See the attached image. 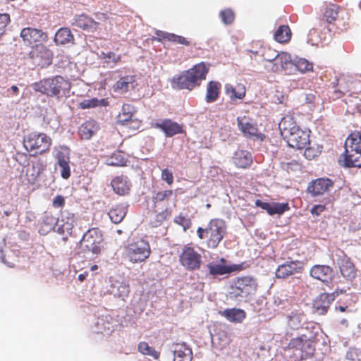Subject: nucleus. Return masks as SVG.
Segmentation results:
<instances>
[{
	"label": "nucleus",
	"instance_id": "nucleus-34",
	"mask_svg": "<svg viewBox=\"0 0 361 361\" xmlns=\"http://www.w3.org/2000/svg\"><path fill=\"white\" fill-rule=\"evenodd\" d=\"M126 214L127 207L123 204L114 206L108 213L111 221L116 224L121 223Z\"/></svg>",
	"mask_w": 361,
	"mask_h": 361
},
{
	"label": "nucleus",
	"instance_id": "nucleus-44",
	"mask_svg": "<svg viewBox=\"0 0 361 361\" xmlns=\"http://www.w3.org/2000/svg\"><path fill=\"white\" fill-rule=\"evenodd\" d=\"M173 195V190H164L155 192L152 197L153 207L155 208L159 203L168 201Z\"/></svg>",
	"mask_w": 361,
	"mask_h": 361
},
{
	"label": "nucleus",
	"instance_id": "nucleus-8",
	"mask_svg": "<svg viewBox=\"0 0 361 361\" xmlns=\"http://www.w3.org/2000/svg\"><path fill=\"white\" fill-rule=\"evenodd\" d=\"M52 140L43 133H31L24 140L25 147L35 154H43L49 151Z\"/></svg>",
	"mask_w": 361,
	"mask_h": 361
},
{
	"label": "nucleus",
	"instance_id": "nucleus-48",
	"mask_svg": "<svg viewBox=\"0 0 361 361\" xmlns=\"http://www.w3.org/2000/svg\"><path fill=\"white\" fill-rule=\"evenodd\" d=\"M293 66L294 64L290 55L287 52H281L280 71L283 70L292 73L293 71Z\"/></svg>",
	"mask_w": 361,
	"mask_h": 361
},
{
	"label": "nucleus",
	"instance_id": "nucleus-14",
	"mask_svg": "<svg viewBox=\"0 0 361 361\" xmlns=\"http://www.w3.org/2000/svg\"><path fill=\"white\" fill-rule=\"evenodd\" d=\"M28 56L33 63L38 66H44L51 63L52 59L51 51L42 43L32 46Z\"/></svg>",
	"mask_w": 361,
	"mask_h": 361
},
{
	"label": "nucleus",
	"instance_id": "nucleus-35",
	"mask_svg": "<svg viewBox=\"0 0 361 361\" xmlns=\"http://www.w3.org/2000/svg\"><path fill=\"white\" fill-rule=\"evenodd\" d=\"M221 87V83L217 81H210L208 82L205 97V100L207 103H212L217 100Z\"/></svg>",
	"mask_w": 361,
	"mask_h": 361
},
{
	"label": "nucleus",
	"instance_id": "nucleus-56",
	"mask_svg": "<svg viewBox=\"0 0 361 361\" xmlns=\"http://www.w3.org/2000/svg\"><path fill=\"white\" fill-rule=\"evenodd\" d=\"M161 178L169 185H172L174 180L173 172L167 168L161 171Z\"/></svg>",
	"mask_w": 361,
	"mask_h": 361
},
{
	"label": "nucleus",
	"instance_id": "nucleus-59",
	"mask_svg": "<svg viewBox=\"0 0 361 361\" xmlns=\"http://www.w3.org/2000/svg\"><path fill=\"white\" fill-rule=\"evenodd\" d=\"M65 197L61 195H56L52 201V206L54 208H61L65 205Z\"/></svg>",
	"mask_w": 361,
	"mask_h": 361
},
{
	"label": "nucleus",
	"instance_id": "nucleus-16",
	"mask_svg": "<svg viewBox=\"0 0 361 361\" xmlns=\"http://www.w3.org/2000/svg\"><path fill=\"white\" fill-rule=\"evenodd\" d=\"M75 223V218L73 212L67 209L62 211L56 223L57 232L60 234L71 235Z\"/></svg>",
	"mask_w": 361,
	"mask_h": 361
},
{
	"label": "nucleus",
	"instance_id": "nucleus-52",
	"mask_svg": "<svg viewBox=\"0 0 361 361\" xmlns=\"http://www.w3.org/2000/svg\"><path fill=\"white\" fill-rule=\"evenodd\" d=\"M174 223L183 227V231H186L191 227L192 222L190 218L185 215L180 214L176 216L173 220Z\"/></svg>",
	"mask_w": 361,
	"mask_h": 361
},
{
	"label": "nucleus",
	"instance_id": "nucleus-2",
	"mask_svg": "<svg viewBox=\"0 0 361 361\" xmlns=\"http://www.w3.org/2000/svg\"><path fill=\"white\" fill-rule=\"evenodd\" d=\"M33 90L47 97H56L58 99L70 97L71 82L68 78L61 75H55L43 78L32 85Z\"/></svg>",
	"mask_w": 361,
	"mask_h": 361
},
{
	"label": "nucleus",
	"instance_id": "nucleus-54",
	"mask_svg": "<svg viewBox=\"0 0 361 361\" xmlns=\"http://www.w3.org/2000/svg\"><path fill=\"white\" fill-rule=\"evenodd\" d=\"M219 16L222 22L226 25L231 24L235 19L233 11L229 8L221 11Z\"/></svg>",
	"mask_w": 361,
	"mask_h": 361
},
{
	"label": "nucleus",
	"instance_id": "nucleus-32",
	"mask_svg": "<svg viewBox=\"0 0 361 361\" xmlns=\"http://www.w3.org/2000/svg\"><path fill=\"white\" fill-rule=\"evenodd\" d=\"M76 25L85 30L94 32L99 29V23L86 15L79 16L76 19Z\"/></svg>",
	"mask_w": 361,
	"mask_h": 361
},
{
	"label": "nucleus",
	"instance_id": "nucleus-37",
	"mask_svg": "<svg viewBox=\"0 0 361 361\" xmlns=\"http://www.w3.org/2000/svg\"><path fill=\"white\" fill-rule=\"evenodd\" d=\"M99 59L103 61L104 64L110 67H114L121 62L122 56L113 51H102Z\"/></svg>",
	"mask_w": 361,
	"mask_h": 361
},
{
	"label": "nucleus",
	"instance_id": "nucleus-62",
	"mask_svg": "<svg viewBox=\"0 0 361 361\" xmlns=\"http://www.w3.org/2000/svg\"><path fill=\"white\" fill-rule=\"evenodd\" d=\"M171 215V212L168 209H166L164 211H163L162 212H160L157 215V219L159 221H165L166 219H167V218Z\"/></svg>",
	"mask_w": 361,
	"mask_h": 361
},
{
	"label": "nucleus",
	"instance_id": "nucleus-31",
	"mask_svg": "<svg viewBox=\"0 0 361 361\" xmlns=\"http://www.w3.org/2000/svg\"><path fill=\"white\" fill-rule=\"evenodd\" d=\"M221 314L229 322L234 323L242 322L246 317L245 312L238 308L226 309L221 312Z\"/></svg>",
	"mask_w": 361,
	"mask_h": 361
},
{
	"label": "nucleus",
	"instance_id": "nucleus-63",
	"mask_svg": "<svg viewBox=\"0 0 361 361\" xmlns=\"http://www.w3.org/2000/svg\"><path fill=\"white\" fill-rule=\"evenodd\" d=\"M256 207H260L269 212L270 203L262 202L260 200H257L255 202Z\"/></svg>",
	"mask_w": 361,
	"mask_h": 361
},
{
	"label": "nucleus",
	"instance_id": "nucleus-15",
	"mask_svg": "<svg viewBox=\"0 0 361 361\" xmlns=\"http://www.w3.org/2000/svg\"><path fill=\"white\" fill-rule=\"evenodd\" d=\"M20 37L26 46H33L47 41L48 36L47 32L40 29L27 27L22 29Z\"/></svg>",
	"mask_w": 361,
	"mask_h": 361
},
{
	"label": "nucleus",
	"instance_id": "nucleus-21",
	"mask_svg": "<svg viewBox=\"0 0 361 361\" xmlns=\"http://www.w3.org/2000/svg\"><path fill=\"white\" fill-rule=\"evenodd\" d=\"M226 259L221 258L219 264H209L207 265L209 272L212 276L224 275L240 270V266L236 264L226 265Z\"/></svg>",
	"mask_w": 361,
	"mask_h": 361
},
{
	"label": "nucleus",
	"instance_id": "nucleus-30",
	"mask_svg": "<svg viewBox=\"0 0 361 361\" xmlns=\"http://www.w3.org/2000/svg\"><path fill=\"white\" fill-rule=\"evenodd\" d=\"M235 165L238 168L246 169L252 163L251 154L243 149H238L235 152L233 157Z\"/></svg>",
	"mask_w": 361,
	"mask_h": 361
},
{
	"label": "nucleus",
	"instance_id": "nucleus-22",
	"mask_svg": "<svg viewBox=\"0 0 361 361\" xmlns=\"http://www.w3.org/2000/svg\"><path fill=\"white\" fill-rule=\"evenodd\" d=\"M99 130V123L93 120L90 119L84 122L78 128V135L81 140H90Z\"/></svg>",
	"mask_w": 361,
	"mask_h": 361
},
{
	"label": "nucleus",
	"instance_id": "nucleus-64",
	"mask_svg": "<svg viewBox=\"0 0 361 361\" xmlns=\"http://www.w3.org/2000/svg\"><path fill=\"white\" fill-rule=\"evenodd\" d=\"M256 42H252V48L250 49H248L247 51L257 56L260 55L262 54V49L259 47H257L255 44Z\"/></svg>",
	"mask_w": 361,
	"mask_h": 361
},
{
	"label": "nucleus",
	"instance_id": "nucleus-27",
	"mask_svg": "<svg viewBox=\"0 0 361 361\" xmlns=\"http://www.w3.org/2000/svg\"><path fill=\"white\" fill-rule=\"evenodd\" d=\"M338 266L342 276L347 280L352 281L356 276V269L354 264L346 255L338 259Z\"/></svg>",
	"mask_w": 361,
	"mask_h": 361
},
{
	"label": "nucleus",
	"instance_id": "nucleus-61",
	"mask_svg": "<svg viewBox=\"0 0 361 361\" xmlns=\"http://www.w3.org/2000/svg\"><path fill=\"white\" fill-rule=\"evenodd\" d=\"M326 209V207L323 204H317L314 205L312 209L311 213L314 215H319L322 212H323Z\"/></svg>",
	"mask_w": 361,
	"mask_h": 361
},
{
	"label": "nucleus",
	"instance_id": "nucleus-6",
	"mask_svg": "<svg viewBox=\"0 0 361 361\" xmlns=\"http://www.w3.org/2000/svg\"><path fill=\"white\" fill-rule=\"evenodd\" d=\"M258 283L252 276H245L234 279L231 285L228 297L231 300L241 302L255 295L258 289Z\"/></svg>",
	"mask_w": 361,
	"mask_h": 361
},
{
	"label": "nucleus",
	"instance_id": "nucleus-55",
	"mask_svg": "<svg viewBox=\"0 0 361 361\" xmlns=\"http://www.w3.org/2000/svg\"><path fill=\"white\" fill-rule=\"evenodd\" d=\"M56 221H55V218L53 215L49 213H45L42 219V226H45L47 229L51 230L54 228V226L56 225Z\"/></svg>",
	"mask_w": 361,
	"mask_h": 361
},
{
	"label": "nucleus",
	"instance_id": "nucleus-40",
	"mask_svg": "<svg viewBox=\"0 0 361 361\" xmlns=\"http://www.w3.org/2000/svg\"><path fill=\"white\" fill-rule=\"evenodd\" d=\"M291 35V30L288 25H280L274 33V39L279 43H287L290 40Z\"/></svg>",
	"mask_w": 361,
	"mask_h": 361
},
{
	"label": "nucleus",
	"instance_id": "nucleus-4",
	"mask_svg": "<svg viewBox=\"0 0 361 361\" xmlns=\"http://www.w3.org/2000/svg\"><path fill=\"white\" fill-rule=\"evenodd\" d=\"M338 162L344 167H361V134L350 133L345 142V151L340 156Z\"/></svg>",
	"mask_w": 361,
	"mask_h": 361
},
{
	"label": "nucleus",
	"instance_id": "nucleus-13",
	"mask_svg": "<svg viewBox=\"0 0 361 361\" xmlns=\"http://www.w3.org/2000/svg\"><path fill=\"white\" fill-rule=\"evenodd\" d=\"M237 124L240 130L247 138L263 141L265 135L259 131L256 123L252 118L243 116L237 118Z\"/></svg>",
	"mask_w": 361,
	"mask_h": 361
},
{
	"label": "nucleus",
	"instance_id": "nucleus-33",
	"mask_svg": "<svg viewBox=\"0 0 361 361\" xmlns=\"http://www.w3.org/2000/svg\"><path fill=\"white\" fill-rule=\"evenodd\" d=\"M343 101L347 105V112L352 114H361V99L357 96L350 93Z\"/></svg>",
	"mask_w": 361,
	"mask_h": 361
},
{
	"label": "nucleus",
	"instance_id": "nucleus-19",
	"mask_svg": "<svg viewBox=\"0 0 361 361\" xmlns=\"http://www.w3.org/2000/svg\"><path fill=\"white\" fill-rule=\"evenodd\" d=\"M303 269V263L300 261H289L281 264L276 270L278 279H286L295 274L300 273Z\"/></svg>",
	"mask_w": 361,
	"mask_h": 361
},
{
	"label": "nucleus",
	"instance_id": "nucleus-26",
	"mask_svg": "<svg viewBox=\"0 0 361 361\" xmlns=\"http://www.w3.org/2000/svg\"><path fill=\"white\" fill-rule=\"evenodd\" d=\"M154 128L161 130L166 137H172L182 133V127L171 119H164L154 125Z\"/></svg>",
	"mask_w": 361,
	"mask_h": 361
},
{
	"label": "nucleus",
	"instance_id": "nucleus-38",
	"mask_svg": "<svg viewBox=\"0 0 361 361\" xmlns=\"http://www.w3.org/2000/svg\"><path fill=\"white\" fill-rule=\"evenodd\" d=\"M245 87L242 84H238L235 87L232 85L226 86V93L229 96L231 100L243 99L245 96Z\"/></svg>",
	"mask_w": 361,
	"mask_h": 361
},
{
	"label": "nucleus",
	"instance_id": "nucleus-23",
	"mask_svg": "<svg viewBox=\"0 0 361 361\" xmlns=\"http://www.w3.org/2000/svg\"><path fill=\"white\" fill-rule=\"evenodd\" d=\"M334 300V297L332 294L326 293L320 294L313 302L314 312L318 314H326Z\"/></svg>",
	"mask_w": 361,
	"mask_h": 361
},
{
	"label": "nucleus",
	"instance_id": "nucleus-46",
	"mask_svg": "<svg viewBox=\"0 0 361 361\" xmlns=\"http://www.w3.org/2000/svg\"><path fill=\"white\" fill-rule=\"evenodd\" d=\"M290 207L288 202H272L270 203L268 214L271 216L278 214L281 215L284 212L289 211Z\"/></svg>",
	"mask_w": 361,
	"mask_h": 361
},
{
	"label": "nucleus",
	"instance_id": "nucleus-28",
	"mask_svg": "<svg viewBox=\"0 0 361 361\" xmlns=\"http://www.w3.org/2000/svg\"><path fill=\"white\" fill-rule=\"evenodd\" d=\"M173 361H191L192 359V350L185 343H175L173 345Z\"/></svg>",
	"mask_w": 361,
	"mask_h": 361
},
{
	"label": "nucleus",
	"instance_id": "nucleus-17",
	"mask_svg": "<svg viewBox=\"0 0 361 361\" xmlns=\"http://www.w3.org/2000/svg\"><path fill=\"white\" fill-rule=\"evenodd\" d=\"M334 183L328 178H320L310 183L307 192L313 197L322 195L334 187Z\"/></svg>",
	"mask_w": 361,
	"mask_h": 361
},
{
	"label": "nucleus",
	"instance_id": "nucleus-1",
	"mask_svg": "<svg viewBox=\"0 0 361 361\" xmlns=\"http://www.w3.org/2000/svg\"><path fill=\"white\" fill-rule=\"evenodd\" d=\"M350 15L348 11L335 4H329L324 6L320 18V27L329 32L339 33L349 28Z\"/></svg>",
	"mask_w": 361,
	"mask_h": 361
},
{
	"label": "nucleus",
	"instance_id": "nucleus-53",
	"mask_svg": "<svg viewBox=\"0 0 361 361\" xmlns=\"http://www.w3.org/2000/svg\"><path fill=\"white\" fill-rule=\"evenodd\" d=\"M130 293V286L127 282H121L117 286V292L115 293V296L124 300L125 298L128 297Z\"/></svg>",
	"mask_w": 361,
	"mask_h": 361
},
{
	"label": "nucleus",
	"instance_id": "nucleus-12",
	"mask_svg": "<svg viewBox=\"0 0 361 361\" xmlns=\"http://www.w3.org/2000/svg\"><path fill=\"white\" fill-rule=\"evenodd\" d=\"M103 241L102 233L98 228L89 229L82 236L81 245L94 254H99L102 250Z\"/></svg>",
	"mask_w": 361,
	"mask_h": 361
},
{
	"label": "nucleus",
	"instance_id": "nucleus-29",
	"mask_svg": "<svg viewBox=\"0 0 361 361\" xmlns=\"http://www.w3.org/2000/svg\"><path fill=\"white\" fill-rule=\"evenodd\" d=\"M279 130L281 135L286 139L300 127L297 125L293 116L286 115L279 123Z\"/></svg>",
	"mask_w": 361,
	"mask_h": 361
},
{
	"label": "nucleus",
	"instance_id": "nucleus-39",
	"mask_svg": "<svg viewBox=\"0 0 361 361\" xmlns=\"http://www.w3.org/2000/svg\"><path fill=\"white\" fill-rule=\"evenodd\" d=\"M135 82V75H126L121 77L114 85V90L115 92H127L129 89V85Z\"/></svg>",
	"mask_w": 361,
	"mask_h": 361
},
{
	"label": "nucleus",
	"instance_id": "nucleus-60",
	"mask_svg": "<svg viewBox=\"0 0 361 361\" xmlns=\"http://www.w3.org/2000/svg\"><path fill=\"white\" fill-rule=\"evenodd\" d=\"M281 57V52L277 53V57H276L274 61L271 63V69L272 71L278 72L280 71Z\"/></svg>",
	"mask_w": 361,
	"mask_h": 361
},
{
	"label": "nucleus",
	"instance_id": "nucleus-18",
	"mask_svg": "<svg viewBox=\"0 0 361 361\" xmlns=\"http://www.w3.org/2000/svg\"><path fill=\"white\" fill-rule=\"evenodd\" d=\"M285 140H286L288 145L292 148L302 149L306 148L310 145L309 133L300 128L295 130Z\"/></svg>",
	"mask_w": 361,
	"mask_h": 361
},
{
	"label": "nucleus",
	"instance_id": "nucleus-11",
	"mask_svg": "<svg viewBox=\"0 0 361 361\" xmlns=\"http://www.w3.org/2000/svg\"><path fill=\"white\" fill-rule=\"evenodd\" d=\"M180 264L188 271L198 270L202 264V256L194 247L184 246L179 256Z\"/></svg>",
	"mask_w": 361,
	"mask_h": 361
},
{
	"label": "nucleus",
	"instance_id": "nucleus-58",
	"mask_svg": "<svg viewBox=\"0 0 361 361\" xmlns=\"http://www.w3.org/2000/svg\"><path fill=\"white\" fill-rule=\"evenodd\" d=\"M10 20V16L8 13L0 14V37L3 35Z\"/></svg>",
	"mask_w": 361,
	"mask_h": 361
},
{
	"label": "nucleus",
	"instance_id": "nucleus-20",
	"mask_svg": "<svg viewBox=\"0 0 361 361\" xmlns=\"http://www.w3.org/2000/svg\"><path fill=\"white\" fill-rule=\"evenodd\" d=\"M111 186L118 195H128L130 192L132 183L128 176L125 175L117 176L111 181Z\"/></svg>",
	"mask_w": 361,
	"mask_h": 361
},
{
	"label": "nucleus",
	"instance_id": "nucleus-41",
	"mask_svg": "<svg viewBox=\"0 0 361 361\" xmlns=\"http://www.w3.org/2000/svg\"><path fill=\"white\" fill-rule=\"evenodd\" d=\"M53 153L56 164L70 162V149L68 147L63 145L55 147Z\"/></svg>",
	"mask_w": 361,
	"mask_h": 361
},
{
	"label": "nucleus",
	"instance_id": "nucleus-43",
	"mask_svg": "<svg viewBox=\"0 0 361 361\" xmlns=\"http://www.w3.org/2000/svg\"><path fill=\"white\" fill-rule=\"evenodd\" d=\"M137 350L141 354L150 356L154 360H159L160 357V353L156 350L154 348L149 346L145 341H142L138 343Z\"/></svg>",
	"mask_w": 361,
	"mask_h": 361
},
{
	"label": "nucleus",
	"instance_id": "nucleus-57",
	"mask_svg": "<svg viewBox=\"0 0 361 361\" xmlns=\"http://www.w3.org/2000/svg\"><path fill=\"white\" fill-rule=\"evenodd\" d=\"M70 162L57 164L61 169V176L63 179H68L71 176Z\"/></svg>",
	"mask_w": 361,
	"mask_h": 361
},
{
	"label": "nucleus",
	"instance_id": "nucleus-51",
	"mask_svg": "<svg viewBox=\"0 0 361 361\" xmlns=\"http://www.w3.org/2000/svg\"><path fill=\"white\" fill-rule=\"evenodd\" d=\"M105 99H98L97 98H92L89 99H85L80 103V107L82 109L94 108L98 106L105 105Z\"/></svg>",
	"mask_w": 361,
	"mask_h": 361
},
{
	"label": "nucleus",
	"instance_id": "nucleus-7",
	"mask_svg": "<svg viewBox=\"0 0 361 361\" xmlns=\"http://www.w3.org/2000/svg\"><path fill=\"white\" fill-rule=\"evenodd\" d=\"M150 254L149 243L142 238H137L123 247L124 257L133 264L145 262Z\"/></svg>",
	"mask_w": 361,
	"mask_h": 361
},
{
	"label": "nucleus",
	"instance_id": "nucleus-42",
	"mask_svg": "<svg viewBox=\"0 0 361 361\" xmlns=\"http://www.w3.org/2000/svg\"><path fill=\"white\" fill-rule=\"evenodd\" d=\"M257 47H259L262 49L261 56L266 61L272 63L276 57H277V51L272 49L270 47H264L261 41H256L255 43Z\"/></svg>",
	"mask_w": 361,
	"mask_h": 361
},
{
	"label": "nucleus",
	"instance_id": "nucleus-36",
	"mask_svg": "<svg viewBox=\"0 0 361 361\" xmlns=\"http://www.w3.org/2000/svg\"><path fill=\"white\" fill-rule=\"evenodd\" d=\"M54 41L59 44L73 43L74 41V37L70 29L67 27H61L56 32Z\"/></svg>",
	"mask_w": 361,
	"mask_h": 361
},
{
	"label": "nucleus",
	"instance_id": "nucleus-3",
	"mask_svg": "<svg viewBox=\"0 0 361 361\" xmlns=\"http://www.w3.org/2000/svg\"><path fill=\"white\" fill-rule=\"evenodd\" d=\"M209 67L204 62H200L191 68L183 71L173 78V85L179 90H192L201 85L206 79Z\"/></svg>",
	"mask_w": 361,
	"mask_h": 361
},
{
	"label": "nucleus",
	"instance_id": "nucleus-10",
	"mask_svg": "<svg viewBox=\"0 0 361 361\" xmlns=\"http://www.w3.org/2000/svg\"><path fill=\"white\" fill-rule=\"evenodd\" d=\"M358 81L352 75H341L336 80V83L334 85V91L331 97L333 99H337L345 96L347 93L356 89Z\"/></svg>",
	"mask_w": 361,
	"mask_h": 361
},
{
	"label": "nucleus",
	"instance_id": "nucleus-45",
	"mask_svg": "<svg viewBox=\"0 0 361 361\" xmlns=\"http://www.w3.org/2000/svg\"><path fill=\"white\" fill-rule=\"evenodd\" d=\"M135 113V110L133 106L124 104L121 112L118 115L119 121L123 123L130 121Z\"/></svg>",
	"mask_w": 361,
	"mask_h": 361
},
{
	"label": "nucleus",
	"instance_id": "nucleus-24",
	"mask_svg": "<svg viewBox=\"0 0 361 361\" xmlns=\"http://www.w3.org/2000/svg\"><path fill=\"white\" fill-rule=\"evenodd\" d=\"M310 274L314 279L326 283L332 279L333 270L329 266L317 264L311 268Z\"/></svg>",
	"mask_w": 361,
	"mask_h": 361
},
{
	"label": "nucleus",
	"instance_id": "nucleus-47",
	"mask_svg": "<svg viewBox=\"0 0 361 361\" xmlns=\"http://www.w3.org/2000/svg\"><path fill=\"white\" fill-rule=\"evenodd\" d=\"M293 64V70H298L303 73L313 70V64L303 58L295 60Z\"/></svg>",
	"mask_w": 361,
	"mask_h": 361
},
{
	"label": "nucleus",
	"instance_id": "nucleus-49",
	"mask_svg": "<svg viewBox=\"0 0 361 361\" xmlns=\"http://www.w3.org/2000/svg\"><path fill=\"white\" fill-rule=\"evenodd\" d=\"M302 314L298 312H292L288 316V326L292 329H298L302 326Z\"/></svg>",
	"mask_w": 361,
	"mask_h": 361
},
{
	"label": "nucleus",
	"instance_id": "nucleus-50",
	"mask_svg": "<svg viewBox=\"0 0 361 361\" xmlns=\"http://www.w3.org/2000/svg\"><path fill=\"white\" fill-rule=\"evenodd\" d=\"M162 37L164 39L176 44H180L185 46H189L190 44V42L188 40L187 38L183 36L177 35L172 33H164Z\"/></svg>",
	"mask_w": 361,
	"mask_h": 361
},
{
	"label": "nucleus",
	"instance_id": "nucleus-5",
	"mask_svg": "<svg viewBox=\"0 0 361 361\" xmlns=\"http://www.w3.org/2000/svg\"><path fill=\"white\" fill-rule=\"evenodd\" d=\"M226 222L221 219H212L205 228L198 227L197 234L200 239L206 240L208 248L215 249L226 234Z\"/></svg>",
	"mask_w": 361,
	"mask_h": 361
},
{
	"label": "nucleus",
	"instance_id": "nucleus-25",
	"mask_svg": "<svg viewBox=\"0 0 361 361\" xmlns=\"http://www.w3.org/2000/svg\"><path fill=\"white\" fill-rule=\"evenodd\" d=\"M46 165L42 160H38L35 164L26 169L25 179L30 185H34L38 180L39 177L45 170Z\"/></svg>",
	"mask_w": 361,
	"mask_h": 361
},
{
	"label": "nucleus",
	"instance_id": "nucleus-9",
	"mask_svg": "<svg viewBox=\"0 0 361 361\" xmlns=\"http://www.w3.org/2000/svg\"><path fill=\"white\" fill-rule=\"evenodd\" d=\"M287 349L300 351L301 357L305 358L312 357L315 351L314 341L305 334L290 339Z\"/></svg>",
	"mask_w": 361,
	"mask_h": 361
}]
</instances>
